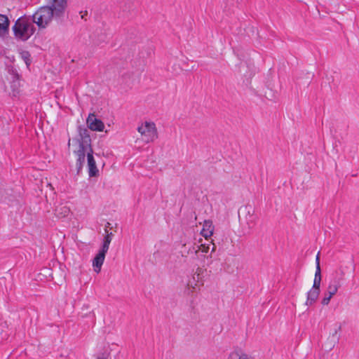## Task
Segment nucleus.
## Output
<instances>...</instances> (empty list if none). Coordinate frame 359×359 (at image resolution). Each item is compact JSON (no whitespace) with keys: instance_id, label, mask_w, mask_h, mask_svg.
<instances>
[{"instance_id":"nucleus-10","label":"nucleus","mask_w":359,"mask_h":359,"mask_svg":"<svg viewBox=\"0 0 359 359\" xmlns=\"http://www.w3.org/2000/svg\"><path fill=\"white\" fill-rule=\"evenodd\" d=\"M107 251L100 248L93 259V266L96 273H100Z\"/></svg>"},{"instance_id":"nucleus-14","label":"nucleus","mask_w":359,"mask_h":359,"mask_svg":"<svg viewBox=\"0 0 359 359\" xmlns=\"http://www.w3.org/2000/svg\"><path fill=\"white\" fill-rule=\"evenodd\" d=\"M110 225H111V224L109 222H107L106 226H105V232H106L107 234H106V236L103 238L102 246L100 248L104 249V250H105L107 251H108V250H109L110 243H111L112 237L114 236L111 232L109 233V231L107 230V228H109Z\"/></svg>"},{"instance_id":"nucleus-17","label":"nucleus","mask_w":359,"mask_h":359,"mask_svg":"<svg viewBox=\"0 0 359 359\" xmlns=\"http://www.w3.org/2000/svg\"><path fill=\"white\" fill-rule=\"evenodd\" d=\"M32 18L31 16H29V26H28V35L29 39L36 32V27L33 25Z\"/></svg>"},{"instance_id":"nucleus-25","label":"nucleus","mask_w":359,"mask_h":359,"mask_svg":"<svg viewBox=\"0 0 359 359\" xmlns=\"http://www.w3.org/2000/svg\"><path fill=\"white\" fill-rule=\"evenodd\" d=\"M96 359H107V358L102 354V355L97 356Z\"/></svg>"},{"instance_id":"nucleus-18","label":"nucleus","mask_w":359,"mask_h":359,"mask_svg":"<svg viewBox=\"0 0 359 359\" xmlns=\"http://www.w3.org/2000/svg\"><path fill=\"white\" fill-rule=\"evenodd\" d=\"M316 279L322 280L321 269L320 266L319 257H316V271L315 273V277Z\"/></svg>"},{"instance_id":"nucleus-24","label":"nucleus","mask_w":359,"mask_h":359,"mask_svg":"<svg viewBox=\"0 0 359 359\" xmlns=\"http://www.w3.org/2000/svg\"><path fill=\"white\" fill-rule=\"evenodd\" d=\"M198 246L197 245L196 247H195V244L192 246V247H190L187 251V253L189 254V253H196L197 251H198Z\"/></svg>"},{"instance_id":"nucleus-15","label":"nucleus","mask_w":359,"mask_h":359,"mask_svg":"<svg viewBox=\"0 0 359 359\" xmlns=\"http://www.w3.org/2000/svg\"><path fill=\"white\" fill-rule=\"evenodd\" d=\"M320 292H318V290L311 289L307 292L306 301L305 304L306 306L313 305L318 299Z\"/></svg>"},{"instance_id":"nucleus-20","label":"nucleus","mask_w":359,"mask_h":359,"mask_svg":"<svg viewBox=\"0 0 359 359\" xmlns=\"http://www.w3.org/2000/svg\"><path fill=\"white\" fill-rule=\"evenodd\" d=\"M30 56L31 55L29 51H23L22 53V57L25 60L27 65H29L31 63Z\"/></svg>"},{"instance_id":"nucleus-23","label":"nucleus","mask_w":359,"mask_h":359,"mask_svg":"<svg viewBox=\"0 0 359 359\" xmlns=\"http://www.w3.org/2000/svg\"><path fill=\"white\" fill-rule=\"evenodd\" d=\"M133 46L128 48V53L127 55L123 56L122 57L123 59H125V60L129 59L130 57V55H133V53H134L135 48H133Z\"/></svg>"},{"instance_id":"nucleus-2","label":"nucleus","mask_w":359,"mask_h":359,"mask_svg":"<svg viewBox=\"0 0 359 359\" xmlns=\"http://www.w3.org/2000/svg\"><path fill=\"white\" fill-rule=\"evenodd\" d=\"M32 22L36 24L39 28H46L55 15L51 7L49 6H41L32 16Z\"/></svg>"},{"instance_id":"nucleus-6","label":"nucleus","mask_w":359,"mask_h":359,"mask_svg":"<svg viewBox=\"0 0 359 359\" xmlns=\"http://www.w3.org/2000/svg\"><path fill=\"white\" fill-rule=\"evenodd\" d=\"M86 125L87 127L85 126L88 130L90 129L92 131H97L101 132L103 131L104 128V124L103 121L97 118L96 115L94 113H90L86 118Z\"/></svg>"},{"instance_id":"nucleus-4","label":"nucleus","mask_w":359,"mask_h":359,"mask_svg":"<svg viewBox=\"0 0 359 359\" xmlns=\"http://www.w3.org/2000/svg\"><path fill=\"white\" fill-rule=\"evenodd\" d=\"M137 130L144 137V142L147 143L154 142L158 137V133L156 125L154 122H145L137 128Z\"/></svg>"},{"instance_id":"nucleus-22","label":"nucleus","mask_w":359,"mask_h":359,"mask_svg":"<svg viewBox=\"0 0 359 359\" xmlns=\"http://www.w3.org/2000/svg\"><path fill=\"white\" fill-rule=\"evenodd\" d=\"M8 73L11 76V79H13L15 77V74H19L16 69H15L13 67L11 66L8 68Z\"/></svg>"},{"instance_id":"nucleus-8","label":"nucleus","mask_w":359,"mask_h":359,"mask_svg":"<svg viewBox=\"0 0 359 359\" xmlns=\"http://www.w3.org/2000/svg\"><path fill=\"white\" fill-rule=\"evenodd\" d=\"M339 280L334 279L329 284L327 290L325 293V297L321 301V304L323 306L328 305L331 298L337 292L339 287H340Z\"/></svg>"},{"instance_id":"nucleus-27","label":"nucleus","mask_w":359,"mask_h":359,"mask_svg":"<svg viewBox=\"0 0 359 359\" xmlns=\"http://www.w3.org/2000/svg\"><path fill=\"white\" fill-rule=\"evenodd\" d=\"M70 141H71V139H70V138H69V140H68V143H67V147H68V148H69V147H70Z\"/></svg>"},{"instance_id":"nucleus-16","label":"nucleus","mask_w":359,"mask_h":359,"mask_svg":"<svg viewBox=\"0 0 359 359\" xmlns=\"http://www.w3.org/2000/svg\"><path fill=\"white\" fill-rule=\"evenodd\" d=\"M228 359H249L245 353H240L238 351H233L230 353Z\"/></svg>"},{"instance_id":"nucleus-21","label":"nucleus","mask_w":359,"mask_h":359,"mask_svg":"<svg viewBox=\"0 0 359 359\" xmlns=\"http://www.w3.org/2000/svg\"><path fill=\"white\" fill-rule=\"evenodd\" d=\"M320 279H316V278H314L313 280V284L312 287V290H318V292H320Z\"/></svg>"},{"instance_id":"nucleus-28","label":"nucleus","mask_w":359,"mask_h":359,"mask_svg":"<svg viewBox=\"0 0 359 359\" xmlns=\"http://www.w3.org/2000/svg\"><path fill=\"white\" fill-rule=\"evenodd\" d=\"M215 250H216V246L214 245V246L212 249V252L215 251Z\"/></svg>"},{"instance_id":"nucleus-13","label":"nucleus","mask_w":359,"mask_h":359,"mask_svg":"<svg viewBox=\"0 0 359 359\" xmlns=\"http://www.w3.org/2000/svg\"><path fill=\"white\" fill-rule=\"evenodd\" d=\"M214 226L211 220H205L203 229L201 230V235L205 237H210L213 234Z\"/></svg>"},{"instance_id":"nucleus-3","label":"nucleus","mask_w":359,"mask_h":359,"mask_svg":"<svg viewBox=\"0 0 359 359\" xmlns=\"http://www.w3.org/2000/svg\"><path fill=\"white\" fill-rule=\"evenodd\" d=\"M29 17L25 15L20 17L12 27L13 35L18 41H26L29 39L28 35Z\"/></svg>"},{"instance_id":"nucleus-9","label":"nucleus","mask_w":359,"mask_h":359,"mask_svg":"<svg viewBox=\"0 0 359 359\" xmlns=\"http://www.w3.org/2000/svg\"><path fill=\"white\" fill-rule=\"evenodd\" d=\"M89 151L87 154L88 172L90 177H95L99 175V170L93 156V149H90Z\"/></svg>"},{"instance_id":"nucleus-5","label":"nucleus","mask_w":359,"mask_h":359,"mask_svg":"<svg viewBox=\"0 0 359 359\" xmlns=\"http://www.w3.org/2000/svg\"><path fill=\"white\" fill-rule=\"evenodd\" d=\"M67 6V0H52V4L49 7H51L55 20L60 22L64 20Z\"/></svg>"},{"instance_id":"nucleus-1","label":"nucleus","mask_w":359,"mask_h":359,"mask_svg":"<svg viewBox=\"0 0 359 359\" xmlns=\"http://www.w3.org/2000/svg\"><path fill=\"white\" fill-rule=\"evenodd\" d=\"M77 135L74 137L73 142L79 144V149L74 151L77 156L76 161V175H80L83 167L86 156L87 157L89 150L93 149L90 133L83 125L77 126Z\"/></svg>"},{"instance_id":"nucleus-19","label":"nucleus","mask_w":359,"mask_h":359,"mask_svg":"<svg viewBox=\"0 0 359 359\" xmlns=\"http://www.w3.org/2000/svg\"><path fill=\"white\" fill-rule=\"evenodd\" d=\"M341 330V325H338L337 327L334 329V331L332 334V337L333 338L334 343L339 341V337L337 336V334L339 331Z\"/></svg>"},{"instance_id":"nucleus-11","label":"nucleus","mask_w":359,"mask_h":359,"mask_svg":"<svg viewBox=\"0 0 359 359\" xmlns=\"http://www.w3.org/2000/svg\"><path fill=\"white\" fill-rule=\"evenodd\" d=\"M10 23V20L6 15L0 14V37L8 34Z\"/></svg>"},{"instance_id":"nucleus-12","label":"nucleus","mask_w":359,"mask_h":359,"mask_svg":"<svg viewBox=\"0 0 359 359\" xmlns=\"http://www.w3.org/2000/svg\"><path fill=\"white\" fill-rule=\"evenodd\" d=\"M20 78L21 76L20 74H15V78L11 79L10 84L11 93H10V95L17 97L19 95L20 91Z\"/></svg>"},{"instance_id":"nucleus-26","label":"nucleus","mask_w":359,"mask_h":359,"mask_svg":"<svg viewBox=\"0 0 359 359\" xmlns=\"http://www.w3.org/2000/svg\"><path fill=\"white\" fill-rule=\"evenodd\" d=\"M126 45H121L120 50H124L126 49Z\"/></svg>"},{"instance_id":"nucleus-7","label":"nucleus","mask_w":359,"mask_h":359,"mask_svg":"<svg viewBox=\"0 0 359 359\" xmlns=\"http://www.w3.org/2000/svg\"><path fill=\"white\" fill-rule=\"evenodd\" d=\"M241 212L245 215V221L249 229L254 228L256 225L257 217L255 215V210L251 205H245L241 207L238 210V214Z\"/></svg>"}]
</instances>
